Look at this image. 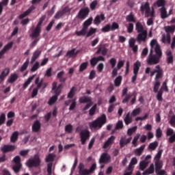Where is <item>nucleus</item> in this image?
<instances>
[{
  "label": "nucleus",
  "mask_w": 175,
  "mask_h": 175,
  "mask_svg": "<svg viewBox=\"0 0 175 175\" xmlns=\"http://www.w3.org/2000/svg\"><path fill=\"white\" fill-rule=\"evenodd\" d=\"M122 77L118 76L115 80H114V85L115 87H120L122 84Z\"/></svg>",
  "instance_id": "37998d69"
},
{
  "label": "nucleus",
  "mask_w": 175,
  "mask_h": 175,
  "mask_svg": "<svg viewBox=\"0 0 175 175\" xmlns=\"http://www.w3.org/2000/svg\"><path fill=\"white\" fill-rule=\"evenodd\" d=\"M64 74L65 71H59V72L57 74L56 77L57 79H59L60 83H65L67 80L66 77H64Z\"/></svg>",
  "instance_id": "cd10ccee"
},
{
  "label": "nucleus",
  "mask_w": 175,
  "mask_h": 175,
  "mask_svg": "<svg viewBox=\"0 0 175 175\" xmlns=\"http://www.w3.org/2000/svg\"><path fill=\"white\" fill-rule=\"evenodd\" d=\"M116 139V137L111 136L104 144L103 148L104 149L107 148L110 145L113 144L114 143V141Z\"/></svg>",
  "instance_id": "5701e85b"
},
{
  "label": "nucleus",
  "mask_w": 175,
  "mask_h": 175,
  "mask_svg": "<svg viewBox=\"0 0 175 175\" xmlns=\"http://www.w3.org/2000/svg\"><path fill=\"white\" fill-rule=\"evenodd\" d=\"M166 136H170L169 143L173 144L175 142V133L172 129H168L166 131Z\"/></svg>",
  "instance_id": "2eb2a0df"
},
{
  "label": "nucleus",
  "mask_w": 175,
  "mask_h": 175,
  "mask_svg": "<svg viewBox=\"0 0 175 175\" xmlns=\"http://www.w3.org/2000/svg\"><path fill=\"white\" fill-rule=\"evenodd\" d=\"M126 21L128 23H135L137 22L136 18H135V14H133V12H130L129 14H128L126 16Z\"/></svg>",
  "instance_id": "a878e982"
},
{
  "label": "nucleus",
  "mask_w": 175,
  "mask_h": 175,
  "mask_svg": "<svg viewBox=\"0 0 175 175\" xmlns=\"http://www.w3.org/2000/svg\"><path fill=\"white\" fill-rule=\"evenodd\" d=\"M111 30V24H107L105 26L102 27L101 31L103 33L109 32Z\"/></svg>",
  "instance_id": "4d7b16f0"
},
{
  "label": "nucleus",
  "mask_w": 175,
  "mask_h": 175,
  "mask_svg": "<svg viewBox=\"0 0 175 175\" xmlns=\"http://www.w3.org/2000/svg\"><path fill=\"white\" fill-rule=\"evenodd\" d=\"M156 70H153V71L150 72V77H152L156 74L155 78H154V83L153 87V92L157 93L158 92V90H159L161 83L159 79H161L164 75V71L163 68H161V66L158 65L155 66Z\"/></svg>",
  "instance_id": "f03ea898"
},
{
  "label": "nucleus",
  "mask_w": 175,
  "mask_h": 175,
  "mask_svg": "<svg viewBox=\"0 0 175 175\" xmlns=\"http://www.w3.org/2000/svg\"><path fill=\"white\" fill-rule=\"evenodd\" d=\"M56 157V155L53 154V153H50L47 155V157H46L45 158V162L46 163H52L53 161H54L55 158Z\"/></svg>",
  "instance_id": "f704fd0d"
},
{
  "label": "nucleus",
  "mask_w": 175,
  "mask_h": 175,
  "mask_svg": "<svg viewBox=\"0 0 175 175\" xmlns=\"http://www.w3.org/2000/svg\"><path fill=\"white\" fill-rule=\"evenodd\" d=\"M165 54H166V62L168 65L170 64H172L173 65L174 64V55H172V51H170V49H168L167 51H166L165 52Z\"/></svg>",
  "instance_id": "4468645a"
},
{
  "label": "nucleus",
  "mask_w": 175,
  "mask_h": 175,
  "mask_svg": "<svg viewBox=\"0 0 175 175\" xmlns=\"http://www.w3.org/2000/svg\"><path fill=\"white\" fill-rule=\"evenodd\" d=\"M79 102L81 104H83V103H88L83 108V111H86L88 110L93 105L92 102V98L91 97H88V96H83L81 97L79 100Z\"/></svg>",
  "instance_id": "1a4fd4ad"
},
{
  "label": "nucleus",
  "mask_w": 175,
  "mask_h": 175,
  "mask_svg": "<svg viewBox=\"0 0 175 175\" xmlns=\"http://www.w3.org/2000/svg\"><path fill=\"white\" fill-rule=\"evenodd\" d=\"M105 20V16L104 14H100V15H96L94 20V23L95 25H100L101 21H104Z\"/></svg>",
  "instance_id": "aec40b11"
},
{
  "label": "nucleus",
  "mask_w": 175,
  "mask_h": 175,
  "mask_svg": "<svg viewBox=\"0 0 175 175\" xmlns=\"http://www.w3.org/2000/svg\"><path fill=\"white\" fill-rule=\"evenodd\" d=\"M155 172H158L163 167V163L161 161H155Z\"/></svg>",
  "instance_id": "a18cd8bd"
},
{
  "label": "nucleus",
  "mask_w": 175,
  "mask_h": 175,
  "mask_svg": "<svg viewBox=\"0 0 175 175\" xmlns=\"http://www.w3.org/2000/svg\"><path fill=\"white\" fill-rule=\"evenodd\" d=\"M97 32V29H95L94 27H91L90 28V30L87 31L85 38H90L94 34H95Z\"/></svg>",
  "instance_id": "72a5a7b5"
},
{
  "label": "nucleus",
  "mask_w": 175,
  "mask_h": 175,
  "mask_svg": "<svg viewBox=\"0 0 175 175\" xmlns=\"http://www.w3.org/2000/svg\"><path fill=\"white\" fill-rule=\"evenodd\" d=\"M18 79V75L17 74H12L8 78V83H14Z\"/></svg>",
  "instance_id": "4c0bfd02"
},
{
  "label": "nucleus",
  "mask_w": 175,
  "mask_h": 175,
  "mask_svg": "<svg viewBox=\"0 0 175 175\" xmlns=\"http://www.w3.org/2000/svg\"><path fill=\"white\" fill-rule=\"evenodd\" d=\"M29 59H27V60H25V62H24L23 64H22L21 67L20 68V72H23L25 70H26L29 66Z\"/></svg>",
  "instance_id": "ea45409f"
},
{
  "label": "nucleus",
  "mask_w": 175,
  "mask_h": 175,
  "mask_svg": "<svg viewBox=\"0 0 175 175\" xmlns=\"http://www.w3.org/2000/svg\"><path fill=\"white\" fill-rule=\"evenodd\" d=\"M34 78H35V75H32L31 77H29L27 80L24 83L23 85V88L26 89L29 85V84L31 83V81L33 80Z\"/></svg>",
  "instance_id": "58836bf2"
},
{
  "label": "nucleus",
  "mask_w": 175,
  "mask_h": 175,
  "mask_svg": "<svg viewBox=\"0 0 175 175\" xmlns=\"http://www.w3.org/2000/svg\"><path fill=\"white\" fill-rule=\"evenodd\" d=\"M18 138V133L17 131L14 132L12 135H11V142L14 143L17 141Z\"/></svg>",
  "instance_id": "3c124183"
},
{
  "label": "nucleus",
  "mask_w": 175,
  "mask_h": 175,
  "mask_svg": "<svg viewBox=\"0 0 175 175\" xmlns=\"http://www.w3.org/2000/svg\"><path fill=\"white\" fill-rule=\"evenodd\" d=\"M35 9L36 8L34 5H31L26 11L19 15V19L25 18Z\"/></svg>",
  "instance_id": "6ab92c4d"
},
{
  "label": "nucleus",
  "mask_w": 175,
  "mask_h": 175,
  "mask_svg": "<svg viewBox=\"0 0 175 175\" xmlns=\"http://www.w3.org/2000/svg\"><path fill=\"white\" fill-rule=\"evenodd\" d=\"M97 109V105H94L89 110V116H93L95 115Z\"/></svg>",
  "instance_id": "5fc2aeb1"
},
{
  "label": "nucleus",
  "mask_w": 175,
  "mask_h": 175,
  "mask_svg": "<svg viewBox=\"0 0 175 175\" xmlns=\"http://www.w3.org/2000/svg\"><path fill=\"white\" fill-rule=\"evenodd\" d=\"M151 49L147 57V64L149 66L157 65L160 63V59L163 55L161 46L157 40H152L150 43Z\"/></svg>",
  "instance_id": "f257e3e1"
},
{
  "label": "nucleus",
  "mask_w": 175,
  "mask_h": 175,
  "mask_svg": "<svg viewBox=\"0 0 175 175\" xmlns=\"http://www.w3.org/2000/svg\"><path fill=\"white\" fill-rule=\"evenodd\" d=\"M148 162H146L144 161H141L139 163V170L142 171H144L145 169L148 167Z\"/></svg>",
  "instance_id": "de8ad7c7"
},
{
  "label": "nucleus",
  "mask_w": 175,
  "mask_h": 175,
  "mask_svg": "<svg viewBox=\"0 0 175 175\" xmlns=\"http://www.w3.org/2000/svg\"><path fill=\"white\" fill-rule=\"evenodd\" d=\"M36 85V88L33 89L31 97V98H34L38 94V90L42 88L41 83H39V77L36 78L34 81Z\"/></svg>",
  "instance_id": "9b49d317"
},
{
  "label": "nucleus",
  "mask_w": 175,
  "mask_h": 175,
  "mask_svg": "<svg viewBox=\"0 0 175 175\" xmlns=\"http://www.w3.org/2000/svg\"><path fill=\"white\" fill-rule=\"evenodd\" d=\"M154 172H155L154 165L152 163L150 164L149 167L142 173V175H150L154 174Z\"/></svg>",
  "instance_id": "4be33fe9"
},
{
  "label": "nucleus",
  "mask_w": 175,
  "mask_h": 175,
  "mask_svg": "<svg viewBox=\"0 0 175 175\" xmlns=\"http://www.w3.org/2000/svg\"><path fill=\"white\" fill-rule=\"evenodd\" d=\"M135 94V92H133V94H126L125 95L124 98L122 100V103L123 104L127 103H129V101L130 100V99L131 98L132 96H133Z\"/></svg>",
  "instance_id": "09e8293b"
},
{
  "label": "nucleus",
  "mask_w": 175,
  "mask_h": 175,
  "mask_svg": "<svg viewBox=\"0 0 175 175\" xmlns=\"http://www.w3.org/2000/svg\"><path fill=\"white\" fill-rule=\"evenodd\" d=\"M41 29H38V27H35L31 30V34H29V37L31 38H37L40 36Z\"/></svg>",
  "instance_id": "a211bd4d"
},
{
  "label": "nucleus",
  "mask_w": 175,
  "mask_h": 175,
  "mask_svg": "<svg viewBox=\"0 0 175 175\" xmlns=\"http://www.w3.org/2000/svg\"><path fill=\"white\" fill-rule=\"evenodd\" d=\"M64 131L66 133L71 134L73 131V126L71 125L70 124L66 125L64 127Z\"/></svg>",
  "instance_id": "c03bdc74"
},
{
  "label": "nucleus",
  "mask_w": 175,
  "mask_h": 175,
  "mask_svg": "<svg viewBox=\"0 0 175 175\" xmlns=\"http://www.w3.org/2000/svg\"><path fill=\"white\" fill-rule=\"evenodd\" d=\"M141 66H142L141 62H139V60H137V62H135V63H134V66H133V74H137V75H138L139 71V70H140Z\"/></svg>",
  "instance_id": "7c9ffc66"
},
{
  "label": "nucleus",
  "mask_w": 175,
  "mask_h": 175,
  "mask_svg": "<svg viewBox=\"0 0 175 175\" xmlns=\"http://www.w3.org/2000/svg\"><path fill=\"white\" fill-rule=\"evenodd\" d=\"M166 1L165 0H157L155 4L159 7L163 8L165 6Z\"/></svg>",
  "instance_id": "6e6d98bb"
},
{
  "label": "nucleus",
  "mask_w": 175,
  "mask_h": 175,
  "mask_svg": "<svg viewBox=\"0 0 175 175\" xmlns=\"http://www.w3.org/2000/svg\"><path fill=\"white\" fill-rule=\"evenodd\" d=\"M111 161V157L107 153H103L100 157L99 163H105Z\"/></svg>",
  "instance_id": "f3484780"
},
{
  "label": "nucleus",
  "mask_w": 175,
  "mask_h": 175,
  "mask_svg": "<svg viewBox=\"0 0 175 175\" xmlns=\"http://www.w3.org/2000/svg\"><path fill=\"white\" fill-rule=\"evenodd\" d=\"M41 53L42 51H34L31 56L30 64H33L36 62V60L40 56Z\"/></svg>",
  "instance_id": "b1692460"
},
{
  "label": "nucleus",
  "mask_w": 175,
  "mask_h": 175,
  "mask_svg": "<svg viewBox=\"0 0 175 175\" xmlns=\"http://www.w3.org/2000/svg\"><path fill=\"white\" fill-rule=\"evenodd\" d=\"M98 5V0H94L90 4V8L92 10H94Z\"/></svg>",
  "instance_id": "e2e57ef3"
},
{
  "label": "nucleus",
  "mask_w": 175,
  "mask_h": 175,
  "mask_svg": "<svg viewBox=\"0 0 175 175\" xmlns=\"http://www.w3.org/2000/svg\"><path fill=\"white\" fill-rule=\"evenodd\" d=\"M162 153H163V150H159L157 154L155 155L154 160L155 161H161L160 159L161 158L162 156Z\"/></svg>",
  "instance_id": "680f3d73"
},
{
  "label": "nucleus",
  "mask_w": 175,
  "mask_h": 175,
  "mask_svg": "<svg viewBox=\"0 0 175 175\" xmlns=\"http://www.w3.org/2000/svg\"><path fill=\"white\" fill-rule=\"evenodd\" d=\"M41 129V124L40 121L36 120L31 126V130L33 132L38 133L40 131Z\"/></svg>",
  "instance_id": "412c9836"
},
{
  "label": "nucleus",
  "mask_w": 175,
  "mask_h": 175,
  "mask_svg": "<svg viewBox=\"0 0 175 175\" xmlns=\"http://www.w3.org/2000/svg\"><path fill=\"white\" fill-rule=\"evenodd\" d=\"M88 66V62H85L84 63H81V64H80L79 66V72H82L84 70H85L87 69Z\"/></svg>",
  "instance_id": "79ce46f5"
},
{
  "label": "nucleus",
  "mask_w": 175,
  "mask_h": 175,
  "mask_svg": "<svg viewBox=\"0 0 175 175\" xmlns=\"http://www.w3.org/2000/svg\"><path fill=\"white\" fill-rule=\"evenodd\" d=\"M163 91H165V92H169V88L167 86V81L163 82L161 89L159 90H157V92H156L157 93L156 96L157 100L159 102H162L163 100Z\"/></svg>",
  "instance_id": "0eeeda50"
},
{
  "label": "nucleus",
  "mask_w": 175,
  "mask_h": 175,
  "mask_svg": "<svg viewBox=\"0 0 175 175\" xmlns=\"http://www.w3.org/2000/svg\"><path fill=\"white\" fill-rule=\"evenodd\" d=\"M79 173L80 175H90V174L89 170L82 169L81 165H79Z\"/></svg>",
  "instance_id": "a19ab883"
},
{
  "label": "nucleus",
  "mask_w": 175,
  "mask_h": 175,
  "mask_svg": "<svg viewBox=\"0 0 175 175\" xmlns=\"http://www.w3.org/2000/svg\"><path fill=\"white\" fill-rule=\"evenodd\" d=\"M77 91V89L75 87H72L69 93L68 94V96H67V98H73V97L75 96V92Z\"/></svg>",
  "instance_id": "49530a36"
},
{
  "label": "nucleus",
  "mask_w": 175,
  "mask_h": 175,
  "mask_svg": "<svg viewBox=\"0 0 175 175\" xmlns=\"http://www.w3.org/2000/svg\"><path fill=\"white\" fill-rule=\"evenodd\" d=\"M15 148L16 147L12 145H4L3 147L0 148V150H1L3 153L5 154L6 152L14 151Z\"/></svg>",
  "instance_id": "dca6fc26"
},
{
  "label": "nucleus",
  "mask_w": 175,
  "mask_h": 175,
  "mask_svg": "<svg viewBox=\"0 0 175 175\" xmlns=\"http://www.w3.org/2000/svg\"><path fill=\"white\" fill-rule=\"evenodd\" d=\"M108 51H109V49L106 48L104 44H100L97 46V51H96V55L101 54L103 56H105L107 55Z\"/></svg>",
  "instance_id": "9d476101"
},
{
  "label": "nucleus",
  "mask_w": 175,
  "mask_h": 175,
  "mask_svg": "<svg viewBox=\"0 0 175 175\" xmlns=\"http://www.w3.org/2000/svg\"><path fill=\"white\" fill-rule=\"evenodd\" d=\"M26 164H27V166L29 168H31L33 167H38L41 165V159L38 156L36 155L34 156L33 158H31L28 159Z\"/></svg>",
  "instance_id": "423d86ee"
},
{
  "label": "nucleus",
  "mask_w": 175,
  "mask_h": 175,
  "mask_svg": "<svg viewBox=\"0 0 175 175\" xmlns=\"http://www.w3.org/2000/svg\"><path fill=\"white\" fill-rule=\"evenodd\" d=\"M92 22H93V17L90 16L83 22L82 27L88 31L89 27L92 24Z\"/></svg>",
  "instance_id": "393cba45"
},
{
  "label": "nucleus",
  "mask_w": 175,
  "mask_h": 175,
  "mask_svg": "<svg viewBox=\"0 0 175 175\" xmlns=\"http://www.w3.org/2000/svg\"><path fill=\"white\" fill-rule=\"evenodd\" d=\"M89 13H90L89 8H81L79 11L77 16L80 19H85L89 15Z\"/></svg>",
  "instance_id": "ddd939ff"
},
{
  "label": "nucleus",
  "mask_w": 175,
  "mask_h": 175,
  "mask_svg": "<svg viewBox=\"0 0 175 175\" xmlns=\"http://www.w3.org/2000/svg\"><path fill=\"white\" fill-rule=\"evenodd\" d=\"M142 112V109L141 108H137L135 109L134 110H133L132 113H131V117H135L138 115H139Z\"/></svg>",
  "instance_id": "603ef678"
},
{
  "label": "nucleus",
  "mask_w": 175,
  "mask_h": 175,
  "mask_svg": "<svg viewBox=\"0 0 175 175\" xmlns=\"http://www.w3.org/2000/svg\"><path fill=\"white\" fill-rule=\"evenodd\" d=\"M140 11L142 13H144L145 12L146 17H149L150 14V3L148 1L144 3H142V5L140 6Z\"/></svg>",
  "instance_id": "f8f14e48"
},
{
  "label": "nucleus",
  "mask_w": 175,
  "mask_h": 175,
  "mask_svg": "<svg viewBox=\"0 0 175 175\" xmlns=\"http://www.w3.org/2000/svg\"><path fill=\"white\" fill-rule=\"evenodd\" d=\"M39 68H40L39 62H36V63H34V64H33L30 70H31V72H36L39 69Z\"/></svg>",
  "instance_id": "864d4df0"
},
{
  "label": "nucleus",
  "mask_w": 175,
  "mask_h": 175,
  "mask_svg": "<svg viewBox=\"0 0 175 175\" xmlns=\"http://www.w3.org/2000/svg\"><path fill=\"white\" fill-rule=\"evenodd\" d=\"M164 29L167 34L174 33L175 32V25L165 26Z\"/></svg>",
  "instance_id": "c85d7f7f"
},
{
  "label": "nucleus",
  "mask_w": 175,
  "mask_h": 175,
  "mask_svg": "<svg viewBox=\"0 0 175 175\" xmlns=\"http://www.w3.org/2000/svg\"><path fill=\"white\" fill-rule=\"evenodd\" d=\"M107 123V116L105 114H103L100 117L96 118L92 122L89 123V127L91 129H101L104 124Z\"/></svg>",
  "instance_id": "39448f33"
},
{
  "label": "nucleus",
  "mask_w": 175,
  "mask_h": 175,
  "mask_svg": "<svg viewBox=\"0 0 175 175\" xmlns=\"http://www.w3.org/2000/svg\"><path fill=\"white\" fill-rule=\"evenodd\" d=\"M158 146H159L158 142H152L149 144L148 148L150 150H154L158 147Z\"/></svg>",
  "instance_id": "bf43d9fd"
},
{
  "label": "nucleus",
  "mask_w": 175,
  "mask_h": 175,
  "mask_svg": "<svg viewBox=\"0 0 175 175\" xmlns=\"http://www.w3.org/2000/svg\"><path fill=\"white\" fill-rule=\"evenodd\" d=\"M134 30V24L133 23H129L127 26V32L129 33H131L133 32Z\"/></svg>",
  "instance_id": "13d9d810"
},
{
  "label": "nucleus",
  "mask_w": 175,
  "mask_h": 175,
  "mask_svg": "<svg viewBox=\"0 0 175 175\" xmlns=\"http://www.w3.org/2000/svg\"><path fill=\"white\" fill-rule=\"evenodd\" d=\"M10 68H4V70L1 71V75H0V81H1V82L4 81L5 78L10 74Z\"/></svg>",
  "instance_id": "bb28decb"
},
{
  "label": "nucleus",
  "mask_w": 175,
  "mask_h": 175,
  "mask_svg": "<svg viewBox=\"0 0 175 175\" xmlns=\"http://www.w3.org/2000/svg\"><path fill=\"white\" fill-rule=\"evenodd\" d=\"M79 53V51H76L75 48H74L73 49H71L70 51H68L66 56L72 57V56L77 55Z\"/></svg>",
  "instance_id": "c9c22d12"
},
{
  "label": "nucleus",
  "mask_w": 175,
  "mask_h": 175,
  "mask_svg": "<svg viewBox=\"0 0 175 175\" xmlns=\"http://www.w3.org/2000/svg\"><path fill=\"white\" fill-rule=\"evenodd\" d=\"M87 33H88V30L86 29H84V27H82V29L81 30H79V31H75V34L77 36H87Z\"/></svg>",
  "instance_id": "473e14b6"
},
{
  "label": "nucleus",
  "mask_w": 175,
  "mask_h": 175,
  "mask_svg": "<svg viewBox=\"0 0 175 175\" xmlns=\"http://www.w3.org/2000/svg\"><path fill=\"white\" fill-rule=\"evenodd\" d=\"M90 63L92 67H95L98 63V62L96 57H92V59H90Z\"/></svg>",
  "instance_id": "052dcab7"
},
{
  "label": "nucleus",
  "mask_w": 175,
  "mask_h": 175,
  "mask_svg": "<svg viewBox=\"0 0 175 175\" xmlns=\"http://www.w3.org/2000/svg\"><path fill=\"white\" fill-rule=\"evenodd\" d=\"M21 167H22L21 164H15V165L12 167V170H14V172L18 173L20 172Z\"/></svg>",
  "instance_id": "338daca9"
},
{
  "label": "nucleus",
  "mask_w": 175,
  "mask_h": 175,
  "mask_svg": "<svg viewBox=\"0 0 175 175\" xmlns=\"http://www.w3.org/2000/svg\"><path fill=\"white\" fill-rule=\"evenodd\" d=\"M160 12H161V18L162 19H165L169 17V15L167 14V11L165 7H161L160 8Z\"/></svg>",
  "instance_id": "c756f323"
},
{
  "label": "nucleus",
  "mask_w": 175,
  "mask_h": 175,
  "mask_svg": "<svg viewBox=\"0 0 175 175\" xmlns=\"http://www.w3.org/2000/svg\"><path fill=\"white\" fill-rule=\"evenodd\" d=\"M135 31L138 33L136 38L137 42L141 44L142 42H146L148 38V30L145 29L144 25L140 21L136 22Z\"/></svg>",
  "instance_id": "7ed1b4c3"
},
{
  "label": "nucleus",
  "mask_w": 175,
  "mask_h": 175,
  "mask_svg": "<svg viewBox=\"0 0 175 175\" xmlns=\"http://www.w3.org/2000/svg\"><path fill=\"white\" fill-rule=\"evenodd\" d=\"M79 137L81 145H85L87 140L90 138V131L88 129H83L80 131Z\"/></svg>",
  "instance_id": "6e6552de"
},
{
  "label": "nucleus",
  "mask_w": 175,
  "mask_h": 175,
  "mask_svg": "<svg viewBox=\"0 0 175 175\" xmlns=\"http://www.w3.org/2000/svg\"><path fill=\"white\" fill-rule=\"evenodd\" d=\"M63 87V84H59L57 86V82L54 81L52 83V91H54L55 96H53L48 101V104L49 105H53L58 99V96L62 93V88Z\"/></svg>",
  "instance_id": "20e7f679"
},
{
  "label": "nucleus",
  "mask_w": 175,
  "mask_h": 175,
  "mask_svg": "<svg viewBox=\"0 0 175 175\" xmlns=\"http://www.w3.org/2000/svg\"><path fill=\"white\" fill-rule=\"evenodd\" d=\"M124 122L126 125H129L133 122V116H131V114L129 112L126 115V117L124 119Z\"/></svg>",
  "instance_id": "2f4dec72"
},
{
  "label": "nucleus",
  "mask_w": 175,
  "mask_h": 175,
  "mask_svg": "<svg viewBox=\"0 0 175 175\" xmlns=\"http://www.w3.org/2000/svg\"><path fill=\"white\" fill-rule=\"evenodd\" d=\"M145 147L146 146L145 145H143V146H141L139 148H137L135 150V154L137 157H140L142 153H143V151L145 149Z\"/></svg>",
  "instance_id": "e433bc0d"
},
{
  "label": "nucleus",
  "mask_w": 175,
  "mask_h": 175,
  "mask_svg": "<svg viewBox=\"0 0 175 175\" xmlns=\"http://www.w3.org/2000/svg\"><path fill=\"white\" fill-rule=\"evenodd\" d=\"M6 120V116L5 113H1V115H0V126H1L2 124H3L5 122Z\"/></svg>",
  "instance_id": "774afa93"
},
{
  "label": "nucleus",
  "mask_w": 175,
  "mask_h": 175,
  "mask_svg": "<svg viewBox=\"0 0 175 175\" xmlns=\"http://www.w3.org/2000/svg\"><path fill=\"white\" fill-rule=\"evenodd\" d=\"M124 127L123 122L118 121L116 125L115 130L122 129Z\"/></svg>",
  "instance_id": "69168bd1"
},
{
  "label": "nucleus",
  "mask_w": 175,
  "mask_h": 175,
  "mask_svg": "<svg viewBox=\"0 0 175 175\" xmlns=\"http://www.w3.org/2000/svg\"><path fill=\"white\" fill-rule=\"evenodd\" d=\"M137 126H134L133 128L128 129L127 135L129 136H131L133 134V133H135L137 131Z\"/></svg>",
  "instance_id": "0e129e2a"
},
{
  "label": "nucleus",
  "mask_w": 175,
  "mask_h": 175,
  "mask_svg": "<svg viewBox=\"0 0 175 175\" xmlns=\"http://www.w3.org/2000/svg\"><path fill=\"white\" fill-rule=\"evenodd\" d=\"M47 175H52L53 173V163H49L46 167Z\"/></svg>",
  "instance_id": "8fccbe9b"
}]
</instances>
